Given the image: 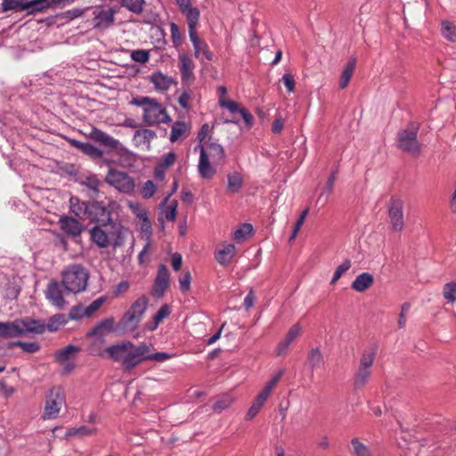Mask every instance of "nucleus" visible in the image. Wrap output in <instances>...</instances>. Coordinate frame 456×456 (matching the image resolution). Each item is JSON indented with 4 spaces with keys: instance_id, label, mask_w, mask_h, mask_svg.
Returning a JSON list of instances; mask_svg holds the SVG:
<instances>
[{
    "instance_id": "f257e3e1",
    "label": "nucleus",
    "mask_w": 456,
    "mask_h": 456,
    "mask_svg": "<svg viewBox=\"0 0 456 456\" xmlns=\"http://www.w3.org/2000/svg\"><path fill=\"white\" fill-rule=\"evenodd\" d=\"M126 229L121 224H96L89 230L91 240L100 248L112 246L114 248L123 246Z\"/></svg>"
},
{
    "instance_id": "f03ea898",
    "label": "nucleus",
    "mask_w": 456,
    "mask_h": 456,
    "mask_svg": "<svg viewBox=\"0 0 456 456\" xmlns=\"http://www.w3.org/2000/svg\"><path fill=\"white\" fill-rule=\"evenodd\" d=\"M130 104L143 108L142 120L147 126L167 124L171 121L167 110L157 99L149 96L134 97Z\"/></svg>"
},
{
    "instance_id": "7ed1b4c3",
    "label": "nucleus",
    "mask_w": 456,
    "mask_h": 456,
    "mask_svg": "<svg viewBox=\"0 0 456 456\" xmlns=\"http://www.w3.org/2000/svg\"><path fill=\"white\" fill-rule=\"evenodd\" d=\"M149 298L145 295L138 297L117 323V330L122 332L135 330L148 308Z\"/></svg>"
},
{
    "instance_id": "20e7f679",
    "label": "nucleus",
    "mask_w": 456,
    "mask_h": 456,
    "mask_svg": "<svg viewBox=\"0 0 456 456\" xmlns=\"http://www.w3.org/2000/svg\"><path fill=\"white\" fill-rule=\"evenodd\" d=\"M89 275L81 265H72L62 271V284L67 292L77 293L86 289Z\"/></svg>"
},
{
    "instance_id": "39448f33",
    "label": "nucleus",
    "mask_w": 456,
    "mask_h": 456,
    "mask_svg": "<svg viewBox=\"0 0 456 456\" xmlns=\"http://www.w3.org/2000/svg\"><path fill=\"white\" fill-rule=\"evenodd\" d=\"M419 124L411 122L405 129L397 133V148L401 151L418 155L421 151V144L417 139Z\"/></svg>"
},
{
    "instance_id": "423d86ee",
    "label": "nucleus",
    "mask_w": 456,
    "mask_h": 456,
    "mask_svg": "<svg viewBox=\"0 0 456 456\" xmlns=\"http://www.w3.org/2000/svg\"><path fill=\"white\" fill-rule=\"evenodd\" d=\"M133 342L124 341L106 347L105 352L110 359L120 362L125 371L130 372L136 367V362L134 361V363H131L130 360L131 355H133Z\"/></svg>"
},
{
    "instance_id": "0eeeda50",
    "label": "nucleus",
    "mask_w": 456,
    "mask_h": 456,
    "mask_svg": "<svg viewBox=\"0 0 456 456\" xmlns=\"http://www.w3.org/2000/svg\"><path fill=\"white\" fill-rule=\"evenodd\" d=\"M104 182L115 188L118 192L131 195L135 188V179L125 171L110 167Z\"/></svg>"
},
{
    "instance_id": "6e6552de",
    "label": "nucleus",
    "mask_w": 456,
    "mask_h": 456,
    "mask_svg": "<svg viewBox=\"0 0 456 456\" xmlns=\"http://www.w3.org/2000/svg\"><path fill=\"white\" fill-rule=\"evenodd\" d=\"M96 224H111L116 222L112 219V212L102 201L92 200L89 201V208L87 209V216L86 217Z\"/></svg>"
},
{
    "instance_id": "1a4fd4ad",
    "label": "nucleus",
    "mask_w": 456,
    "mask_h": 456,
    "mask_svg": "<svg viewBox=\"0 0 456 456\" xmlns=\"http://www.w3.org/2000/svg\"><path fill=\"white\" fill-rule=\"evenodd\" d=\"M65 403V398L61 387H53L46 396L45 411L43 419H54L58 416L61 405Z\"/></svg>"
},
{
    "instance_id": "9d476101",
    "label": "nucleus",
    "mask_w": 456,
    "mask_h": 456,
    "mask_svg": "<svg viewBox=\"0 0 456 456\" xmlns=\"http://www.w3.org/2000/svg\"><path fill=\"white\" fill-rule=\"evenodd\" d=\"M45 0H3L2 11H12L15 12L28 11V14H34L42 12V4Z\"/></svg>"
},
{
    "instance_id": "9b49d317",
    "label": "nucleus",
    "mask_w": 456,
    "mask_h": 456,
    "mask_svg": "<svg viewBox=\"0 0 456 456\" xmlns=\"http://www.w3.org/2000/svg\"><path fill=\"white\" fill-rule=\"evenodd\" d=\"M403 208V202L402 200L394 197L391 198L388 216L395 231H402L404 226Z\"/></svg>"
},
{
    "instance_id": "f8f14e48",
    "label": "nucleus",
    "mask_w": 456,
    "mask_h": 456,
    "mask_svg": "<svg viewBox=\"0 0 456 456\" xmlns=\"http://www.w3.org/2000/svg\"><path fill=\"white\" fill-rule=\"evenodd\" d=\"M62 286V282L51 281L45 290L46 298L59 309H62L66 305V301L63 297Z\"/></svg>"
},
{
    "instance_id": "ddd939ff",
    "label": "nucleus",
    "mask_w": 456,
    "mask_h": 456,
    "mask_svg": "<svg viewBox=\"0 0 456 456\" xmlns=\"http://www.w3.org/2000/svg\"><path fill=\"white\" fill-rule=\"evenodd\" d=\"M116 11L112 8L94 12L93 25L99 30H105L113 25Z\"/></svg>"
},
{
    "instance_id": "4468645a",
    "label": "nucleus",
    "mask_w": 456,
    "mask_h": 456,
    "mask_svg": "<svg viewBox=\"0 0 456 456\" xmlns=\"http://www.w3.org/2000/svg\"><path fill=\"white\" fill-rule=\"evenodd\" d=\"M169 285V273L163 264L159 265L158 274L152 288V296L161 297Z\"/></svg>"
},
{
    "instance_id": "2eb2a0df",
    "label": "nucleus",
    "mask_w": 456,
    "mask_h": 456,
    "mask_svg": "<svg viewBox=\"0 0 456 456\" xmlns=\"http://www.w3.org/2000/svg\"><path fill=\"white\" fill-rule=\"evenodd\" d=\"M113 331H119V330H117V324L115 325L114 317H109V318H106V319L101 321L94 327H93L90 330H88L86 333V337L87 338L95 337V338H101Z\"/></svg>"
},
{
    "instance_id": "dca6fc26",
    "label": "nucleus",
    "mask_w": 456,
    "mask_h": 456,
    "mask_svg": "<svg viewBox=\"0 0 456 456\" xmlns=\"http://www.w3.org/2000/svg\"><path fill=\"white\" fill-rule=\"evenodd\" d=\"M87 136L93 141L99 142L101 145L105 146L110 150H118L120 142L105 133L104 131L93 126Z\"/></svg>"
},
{
    "instance_id": "f3484780",
    "label": "nucleus",
    "mask_w": 456,
    "mask_h": 456,
    "mask_svg": "<svg viewBox=\"0 0 456 456\" xmlns=\"http://www.w3.org/2000/svg\"><path fill=\"white\" fill-rule=\"evenodd\" d=\"M61 229L69 237L76 238L80 236L83 232L82 224L74 217L62 216L59 219Z\"/></svg>"
},
{
    "instance_id": "a211bd4d",
    "label": "nucleus",
    "mask_w": 456,
    "mask_h": 456,
    "mask_svg": "<svg viewBox=\"0 0 456 456\" xmlns=\"http://www.w3.org/2000/svg\"><path fill=\"white\" fill-rule=\"evenodd\" d=\"M21 336L28 333L43 334L46 329L45 322L29 317L19 319Z\"/></svg>"
},
{
    "instance_id": "6ab92c4d",
    "label": "nucleus",
    "mask_w": 456,
    "mask_h": 456,
    "mask_svg": "<svg viewBox=\"0 0 456 456\" xmlns=\"http://www.w3.org/2000/svg\"><path fill=\"white\" fill-rule=\"evenodd\" d=\"M69 143L71 146L94 160L100 159L103 156V151L101 149L89 142H83L76 139H70Z\"/></svg>"
},
{
    "instance_id": "aec40b11",
    "label": "nucleus",
    "mask_w": 456,
    "mask_h": 456,
    "mask_svg": "<svg viewBox=\"0 0 456 456\" xmlns=\"http://www.w3.org/2000/svg\"><path fill=\"white\" fill-rule=\"evenodd\" d=\"M179 62L182 80L187 82L193 81L195 78L193 73L195 69L194 61L186 53H181L179 54Z\"/></svg>"
},
{
    "instance_id": "412c9836",
    "label": "nucleus",
    "mask_w": 456,
    "mask_h": 456,
    "mask_svg": "<svg viewBox=\"0 0 456 456\" xmlns=\"http://www.w3.org/2000/svg\"><path fill=\"white\" fill-rule=\"evenodd\" d=\"M190 40L193 45L195 58L201 60V55H203L208 61L213 60L214 55L208 44L199 37L197 32L194 33L192 37H190Z\"/></svg>"
},
{
    "instance_id": "4be33fe9",
    "label": "nucleus",
    "mask_w": 456,
    "mask_h": 456,
    "mask_svg": "<svg viewBox=\"0 0 456 456\" xmlns=\"http://www.w3.org/2000/svg\"><path fill=\"white\" fill-rule=\"evenodd\" d=\"M200 161H199V173L202 178H211L215 173L216 170L211 167L209 163V158L208 153L206 152L205 147L203 145H200Z\"/></svg>"
},
{
    "instance_id": "5701e85b",
    "label": "nucleus",
    "mask_w": 456,
    "mask_h": 456,
    "mask_svg": "<svg viewBox=\"0 0 456 456\" xmlns=\"http://www.w3.org/2000/svg\"><path fill=\"white\" fill-rule=\"evenodd\" d=\"M20 328L19 319L13 322H0V338H12L20 337Z\"/></svg>"
},
{
    "instance_id": "b1692460",
    "label": "nucleus",
    "mask_w": 456,
    "mask_h": 456,
    "mask_svg": "<svg viewBox=\"0 0 456 456\" xmlns=\"http://www.w3.org/2000/svg\"><path fill=\"white\" fill-rule=\"evenodd\" d=\"M235 251L236 248L233 244H222L221 248H218L216 252V260L221 265H227L233 258Z\"/></svg>"
},
{
    "instance_id": "393cba45",
    "label": "nucleus",
    "mask_w": 456,
    "mask_h": 456,
    "mask_svg": "<svg viewBox=\"0 0 456 456\" xmlns=\"http://www.w3.org/2000/svg\"><path fill=\"white\" fill-rule=\"evenodd\" d=\"M374 283V277L370 273H362L356 276L352 282L351 288L357 292H364Z\"/></svg>"
},
{
    "instance_id": "a878e982",
    "label": "nucleus",
    "mask_w": 456,
    "mask_h": 456,
    "mask_svg": "<svg viewBox=\"0 0 456 456\" xmlns=\"http://www.w3.org/2000/svg\"><path fill=\"white\" fill-rule=\"evenodd\" d=\"M205 147L208 158H211L214 163H221L224 159V148L217 142L212 141L210 137Z\"/></svg>"
},
{
    "instance_id": "bb28decb",
    "label": "nucleus",
    "mask_w": 456,
    "mask_h": 456,
    "mask_svg": "<svg viewBox=\"0 0 456 456\" xmlns=\"http://www.w3.org/2000/svg\"><path fill=\"white\" fill-rule=\"evenodd\" d=\"M181 12L186 17L189 28V37H192L194 33L197 32L196 28L199 24L200 15V10L197 7L191 6L188 9L183 10Z\"/></svg>"
},
{
    "instance_id": "cd10ccee",
    "label": "nucleus",
    "mask_w": 456,
    "mask_h": 456,
    "mask_svg": "<svg viewBox=\"0 0 456 456\" xmlns=\"http://www.w3.org/2000/svg\"><path fill=\"white\" fill-rule=\"evenodd\" d=\"M81 185L86 187L88 190L91 191L90 197L91 198H97L100 194V186L102 184V182L99 180L96 175L91 174L89 175H86L83 178V180L80 182Z\"/></svg>"
},
{
    "instance_id": "c85d7f7f",
    "label": "nucleus",
    "mask_w": 456,
    "mask_h": 456,
    "mask_svg": "<svg viewBox=\"0 0 456 456\" xmlns=\"http://www.w3.org/2000/svg\"><path fill=\"white\" fill-rule=\"evenodd\" d=\"M132 352L133 355L130 357L131 363H134V361L137 366L144 361H149L146 357L150 354V346L146 343H141L138 346L134 344Z\"/></svg>"
},
{
    "instance_id": "c756f323",
    "label": "nucleus",
    "mask_w": 456,
    "mask_h": 456,
    "mask_svg": "<svg viewBox=\"0 0 456 456\" xmlns=\"http://www.w3.org/2000/svg\"><path fill=\"white\" fill-rule=\"evenodd\" d=\"M151 82L157 90L167 91L174 83V80L161 72H155L151 76Z\"/></svg>"
},
{
    "instance_id": "7c9ffc66",
    "label": "nucleus",
    "mask_w": 456,
    "mask_h": 456,
    "mask_svg": "<svg viewBox=\"0 0 456 456\" xmlns=\"http://www.w3.org/2000/svg\"><path fill=\"white\" fill-rule=\"evenodd\" d=\"M268 397L269 395L264 394V391L262 390L255 398L252 405L248 409L246 414V419L248 420L254 419L257 415V413L259 412V411L261 410Z\"/></svg>"
},
{
    "instance_id": "2f4dec72",
    "label": "nucleus",
    "mask_w": 456,
    "mask_h": 456,
    "mask_svg": "<svg viewBox=\"0 0 456 456\" xmlns=\"http://www.w3.org/2000/svg\"><path fill=\"white\" fill-rule=\"evenodd\" d=\"M355 66H356V58L353 56L349 59V61L346 63V66L343 69L340 83H339V87L341 89H345L347 86V85L352 77V75L355 69Z\"/></svg>"
},
{
    "instance_id": "473e14b6",
    "label": "nucleus",
    "mask_w": 456,
    "mask_h": 456,
    "mask_svg": "<svg viewBox=\"0 0 456 456\" xmlns=\"http://www.w3.org/2000/svg\"><path fill=\"white\" fill-rule=\"evenodd\" d=\"M371 370L367 369L359 368L357 369L354 379V388L355 390L362 389L369 381Z\"/></svg>"
},
{
    "instance_id": "72a5a7b5",
    "label": "nucleus",
    "mask_w": 456,
    "mask_h": 456,
    "mask_svg": "<svg viewBox=\"0 0 456 456\" xmlns=\"http://www.w3.org/2000/svg\"><path fill=\"white\" fill-rule=\"evenodd\" d=\"M189 126L183 121H176L173 124L170 133V141L175 142L183 137L189 131Z\"/></svg>"
},
{
    "instance_id": "f704fd0d",
    "label": "nucleus",
    "mask_w": 456,
    "mask_h": 456,
    "mask_svg": "<svg viewBox=\"0 0 456 456\" xmlns=\"http://www.w3.org/2000/svg\"><path fill=\"white\" fill-rule=\"evenodd\" d=\"M243 184L241 175L238 172H233L227 175V191L229 193H238Z\"/></svg>"
},
{
    "instance_id": "c9c22d12",
    "label": "nucleus",
    "mask_w": 456,
    "mask_h": 456,
    "mask_svg": "<svg viewBox=\"0 0 456 456\" xmlns=\"http://www.w3.org/2000/svg\"><path fill=\"white\" fill-rule=\"evenodd\" d=\"M70 210L75 216L80 217L82 215L86 217L89 201H81L77 197L70 198Z\"/></svg>"
},
{
    "instance_id": "e433bc0d",
    "label": "nucleus",
    "mask_w": 456,
    "mask_h": 456,
    "mask_svg": "<svg viewBox=\"0 0 456 456\" xmlns=\"http://www.w3.org/2000/svg\"><path fill=\"white\" fill-rule=\"evenodd\" d=\"M80 351V348L74 345H69L65 346L64 348L58 350L55 353V360L56 362L60 363H64L68 362V360L73 356L74 354H77Z\"/></svg>"
},
{
    "instance_id": "4c0bfd02",
    "label": "nucleus",
    "mask_w": 456,
    "mask_h": 456,
    "mask_svg": "<svg viewBox=\"0 0 456 456\" xmlns=\"http://www.w3.org/2000/svg\"><path fill=\"white\" fill-rule=\"evenodd\" d=\"M307 362L312 372L323 362L322 354L318 347L310 350L307 355Z\"/></svg>"
},
{
    "instance_id": "58836bf2",
    "label": "nucleus",
    "mask_w": 456,
    "mask_h": 456,
    "mask_svg": "<svg viewBox=\"0 0 456 456\" xmlns=\"http://www.w3.org/2000/svg\"><path fill=\"white\" fill-rule=\"evenodd\" d=\"M441 33L448 41L456 42V24L453 22L449 20L442 21Z\"/></svg>"
},
{
    "instance_id": "ea45409f",
    "label": "nucleus",
    "mask_w": 456,
    "mask_h": 456,
    "mask_svg": "<svg viewBox=\"0 0 456 456\" xmlns=\"http://www.w3.org/2000/svg\"><path fill=\"white\" fill-rule=\"evenodd\" d=\"M145 0H121L120 5L133 13L140 14L143 11Z\"/></svg>"
},
{
    "instance_id": "a19ab883",
    "label": "nucleus",
    "mask_w": 456,
    "mask_h": 456,
    "mask_svg": "<svg viewBox=\"0 0 456 456\" xmlns=\"http://www.w3.org/2000/svg\"><path fill=\"white\" fill-rule=\"evenodd\" d=\"M15 346L20 347L23 352L28 354L36 353L40 349V346L37 342L14 341L9 342L7 344L8 348H12Z\"/></svg>"
},
{
    "instance_id": "79ce46f5",
    "label": "nucleus",
    "mask_w": 456,
    "mask_h": 456,
    "mask_svg": "<svg viewBox=\"0 0 456 456\" xmlns=\"http://www.w3.org/2000/svg\"><path fill=\"white\" fill-rule=\"evenodd\" d=\"M233 403V397L228 394H224L216 398L213 403V410L221 412L229 408Z\"/></svg>"
},
{
    "instance_id": "37998d69",
    "label": "nucleus",
    "mask_w": 456,
    "mask_h": 456,
    "mask_svg": "<svg viewBox=\"0 0 456 456\" xmlns=\"http://www.w3.org/2000/svg\"><path fill=\"white\" fill-rule=\"evenodd\" d=\"M67 317L65 314H56L54 315H53L50 319H49V322H47L46 325V329L49 330V331H56L60 329V327L61 325H64L67 323Z\"/></svg>"
},
{
    "instance_id": "c03bdc74",
    "label": "nucleus",
    "mask_w": 456,
    "mask_h": 456,
    "mask_svg": "<svg viewBox=\"0 0 456 456\" xmlns=\"http://www.w3.org/2000/svg\"><path fill=\"white\" fill-rule=\"evenodd\" d=\"M156 137V133L151 129H141L134 133V139L139 143H150V142Z\"/></svg>"
},
{
    "instance_id": "a18cd8bd",
    "label": "nucleus",
    "mask_w": 456,
    "mask_h": 456,
    "mask_svg": "<svg viewBox=\"0 0 456 456\" xmlns=\"http://www.w3.org/2000/svg\"><path fill=\"white\" fill-rule=\"evenodd\" d=\"M376 356V350L371 348L365 350L361 357L359 368L370 370Z\"/></svg>"
},
{
    "instance_id": "49530a36",
    "label": "nucleus",
    "mask_w": 456,
    "mask_h": 456,
    "mask_svg": "<svg viewBox=\"0 0 456 456\" xmlns=\"http://www.w3.org/2000/svg\"><path fill=\"white\" fill-rule=\"evenodd\" d=\"M443 296L449 303L456 302V281L444 284Z\"/></svg>"
},
{
    "instance_id": "de8ad7c7",
    "label": "nucleus",
    "mask_w": 456,
    "mask_h": 456,
    "mask_svg": "<svg viewBox=\"0 0 456 456\" xmlns=\"http://www.w3.org/2000/svg\"><path fill=\"white\" fill-rule=\"evenodd\" d=\"M351 444L355 456H372L370 450L357 438L352 439Z\"/></svg>"
},
{
    "instance_id": "09e8293b",
    "label": "nucleus",
    "mask_w": 456,
    "mask_h": 456,
    "mask_svg": "<svg viewBox=\"0 0 456 456\" xmlns=\"http://www.w3.org/2000/svg\"><path fill=\"white\" fill-rule=\"evenodd\" d=\"M351 265V260L348 258L345 259L344 262L337 267L330 281V284H335L341 276L350 269Z\"/></svg>"
},
{
    "instance_id": "8fccbe9b",
    "label": "nucleus",
    "mask_w": 456,
    "mask_h": 456,
    "mask_svg": "<svg viewBox=\"0 0 456 456\" xmlns=\"http://www.w3.org/2000/svg\"><path fill=\"white\" fill-rule=\"evenodd\" d=\"M253 231V227L250 224H243L239 227L233 234L234 240L241 241L246 239Z\"/></svg>"
},
{
    "instance_id": "3c124183",
    "label": "nucleus",
    "mask_w": 456,
    "mask_h": 456,
    "mask_svg": "<svg viewBox=\"0 0 456 456\" xmlns=\"http://www.w3.org/2000/svg\"><path fill=\"white\" fill-rule=\"evenodd\" d=\"M131 58L136 62L144 64L149 61L150 54L146 50H134L131 53Z\"/></svg>"
},
{
    "instance_id": "603ef678",
    "label": "nucleus",
    "mask_w": 456,
    "mask_h": 456,
    "mask_svg": "<svg viewBox=\"0 0 456 456\" xmlns=\"http://www.w3.org/2000/svg\"><path fill=\"white\" fill-rule=\"evenodd\" d=\"M95 432V429L89 428L86 426H82L77 428H72L68 432L69 436H77L78 437H84L87 436H91Z\"/></svg>"
},
{
    "instance_id": "864d4df0",
    "label": "nucleus",
    "mask_w": 456,
    "mask_h": 456,
    "mask_svg": "<svg viewBox=\"0 0 456 456\" xmlns=\"http://www.w3.org/2000/svg\"><path fill=\"white\" fill-rule=\"evenodd\" d=\"M335 180H336V172L333 171L330 174V177L328 178L326 185L323 188L322 193L320 194V196L318 198V202H320L322 200V198L324 196V194L330 195L332 193Z\"/></svg>"
},
{
    "instance_id": "5fc2aeb1",
    "label": "nucleus",
    "mask_w": 456,
    "mask_h": 456,
    "mask_svg": "<svg viewBox=\"0 0 456 456\" xmlns=\"http://www.w3.org/2000/svg\"><path fill=\"white\" fill-rule=\"evenodd\" d=\"M75 0H45L44 4H42V11L49 8L54 7H63L68 4L73 3Z\"/></svg>"
},
{
    "instance_id": "6e6d98bb",
    "label": "nucleus",
    "mask_w": 456,
    "mask_h": 456,
    "mask_svg": "<svg viewBox=\"0 0 456 456\" xmlns=\"http://www.w3.org/2000/svg\"><path fill=\"white\" fill-rule=\"evenodd\" d=\"M177 201L173 200L171 203L167 207L165 210V217L167 221L174 222L176 218L177 215Z\"/></svg>"
},
{
    "instance_id": "4d7b16f0",
    "label": "nucleus",
    "mask_w": 456,
    "mask_h": 456,
    "mask_svg": "<svg viewBox=\"0 0 456 456\" xmlns=\"http://www.w3.org/2000/svg\"><path fill=\"white\" fill-rule=\"evenodd\" d=\"M191 276L190 272H184L179 278V285L182 292L185 293L190 290Z\"/></svg>"
},
{
    "instance_id": "13d9d810",
    "label": "nucleus",
    "mask_w": 456,
    "mask_h": 456,
    "mask_svg": "<svg viewBox=\"0 0 456 456\" xmlns=\"http://www.w3.org/2000/svg\"><path fill=\"white\" fill-rule=\"evenodd\" d=\"M156 191V186L151 180H148L142 186L141 193L144 199H150Z\"/></svg>"
},
{
    "instance_id": "bf43d9fd",
    "label": "nucleus",
    "mask_w": 456,
    "mask_h": 456,
    "mask_svg": "<svg viewBox=\"0 0 456 456\" xmlns=\"http://www.w3.org/2000/svg\"><path fill=\"white\" fill-rule=\"evenodd\" d=\"M219 102L222 107L227 108L232 113H236V112L240 113V110L243 109V107H241L240 103H238L237 102H234V101H231V100L227 101V100H224L221 98Z\"/></svg>"
},
{
    "instance_id": "052dcab7",
    "label": "nucleus",
    "mask_w": 456,
    "mask_h": 456,
    "mask_svg": "<svg viewBox=\"0 0 456 456\" xmlns=\"http://www.w3.org/2000/svg\"><path fill=\"white\" fill-rule=\"evenodd\" d=\"M105 302V297H101L94 301H93L88 306L86 307V315L91 316L94 314Z\"/></svg>"
},
{
    "instance_id": "680f3d73",
    "label": "nucleus",
    "mask_w": 456,
    "mask_h": 456,
    "mask_svg": "<svg viewBox=\"0 0 456 456\" xmlns=\"http://www.w3.org/2000/svg\"><path fill=\"white\" fill-rule=\"evenodd\" d=\"M301 333V327L298 323L294 324L286 334L284 339L291 344Z\"/></svg>"
},
{
    "instance_id": "e2e57ef3",
    "label": "nucleus",
    "mask_w": 456,
    "mask_h": 456,
    "mask_svg": "<svg viewBox=\"0 0 456 456\" xmlns=\"http://www.w3.org/2000/svg\"><path fill=\"white\" fill-rule=\"evenodd\" d=\"M83 316H86V308H84L81 305L73 306L69 313V318L70 320H77Z\"/></svg>"
},
{
    "instance_id": "0e129e2a",
    "label": "nucleus",
    "mask_w": 456,
    "mask_h": 456,
    "mask_svg": "<svg viewBox=\"0 0 456 456\" xmlns=\"http://www.w3.org/2000/svg\"><path fill=\"white\" fill-rule=\"evenodd\" d=\"M171 311L167 305H163L159 309L157 314L153 316V319L157 323H160L165 318H167L170 314Z\"/></svg>"
},
{
    "instance_id": "69168bd1",
    "label": "nucleus",
    "mask_w": 456,
    "mask_h": 456,
    "mask_svg": "<svg viewBox=\"0 0 456 456\" xmlns=\"http://www.w3.org/2000/svg\"><path fill=\"white\" fill-rule=\"evenodd\" d=\"M283 375V370H280L263 388L264 394H268L270 395L272 390L276 386L278 381L281 379Z\"/></svg>"
},
{
    "instance_id": "338daca9",
    "label": "nucleus",
    "mask_w": 456,
    "mask_h": 456,
    "mask_svg": "<svg viewBox=\"0 0 456 456\" xmlns=\"http://www.w3.org/2000/svg\"><path fill=\"white\" fill-rule=\"evenodd\" d=\"M170 32L173 44L175 46L179 45L181 44V33L179 27L174 22L170 24Z\"/></svg>"
},
{
    "instance_id": "774afa93",
    "label": "nucleus",
    "mask_w": 456,
    "mask_h": 456,
    "mask_svg": "<svg viewBox=\"0 0 456 456\" xmlns=\"http://www.w3.org/2000/svg\"><path fill=\"white\" fill-rule=\"evenodd\" d=\"M411 307L409 303H403L401 306V313L398 318V327L403 329L406 323V314Z\"/></svg>"
}]
</instances>
